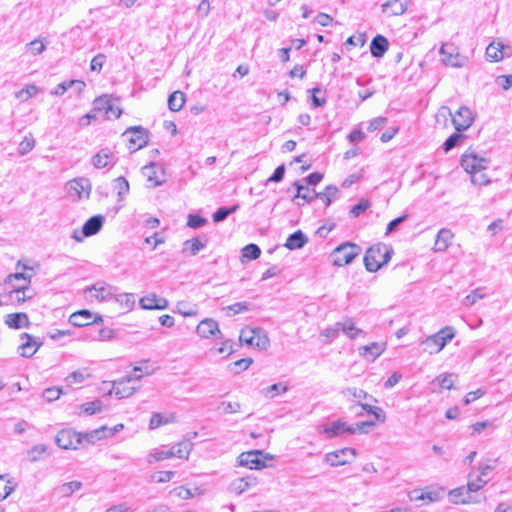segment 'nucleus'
Here are the masks:
<instances>
[{
    "label": "nucleus",
    "instance_id": "obj_1",
    "mask_svg": "<svg viewBox=\"0 0 512 512\" xmlns=\"http://www.w3.org/2000/svg\"><path fill=\"white\" fill-rule=\"evenodd\" d=\"M488 163L486 158L480 157L474 152H465L461 158V166L470 174L472 183L479 186L490 183V179L485 173Z\"/></svg>",
    "mask_w": 512,
    "mask_h": 512
},
{
    "label": "nucleus",
    "instance_id": "obj_2",
    "mask_svg": "<svg viewBox=\"0 0 512 512\" xmlns=\"http://www.w3.org/2000/svg\"><path fill=\"white\" fill-rule=\"evenodd\" d=\"M392 250L385 244L372 245L365 253L364 265L367 271L376 272L391 258Z\"/></svg>",
    "mask_w": 512,
    "mask_h": 512
},
{
    "label": "nucleus",
    "instance_id": "obj_3",
    "mask_svg": "<svg viewBox=\"0 0 512 512\" xmlns=\"http://www.w3.org/2000/svg\"><path fill=\"white\" fill-rule=\"evenodd\" d=\"M454 337L455 329L452 326H445L434 335L427 336L425 339H423L421 341V345L424 346V350L429 354H437Z\"/></svg>",
    "mask_w": 512,
    "mask_h": 512
},
{
    "label": "nucleus",
    "instance_id": "obj_4",
    "mask_svg": "<svg viewBox=\"0 0 512 512\" xmlns=\"http://www.w3.org/2000/svg\"><path fill=\"white\" fill-rule=\"evenodd\" d=\"M361 252L360 246L352 242H345L336 247L333 252V264L335 266H344L353 261Z\"/></svg>",
    "mask_w": 512,
    "mask_h": 512
},
{
    "label": "nucleus",
    "instance_id": "obj_5",
    "mask_svg": "<svg viewBox=\"0 0 512 512\" xmlns=\"http://www.w3.org/2000/svg\"><path fill=\"white\" fill-rule=\"evenodd\" d=\"M441 62L446 66L461 68L466 65L468 58L461 55L459 48L453 43H444L440 48Z\"/></svg>",
    "mask_w": 512,
    "mask_h": 512
},
{
    "label": "nucleus",
    "instance_id": "obj_6",
    "mask_svg": "<svg viewBox=\"0 0 512 512\" xmlns=\"http://www.w3.org/2000/svg\"><path fill=\"white\" fill-rule=\"evenodd\" d=\"M83 442L82 434L71 428L61 429L55 437V443L64 450H76Z\"/></svg>",
    "mask_w": 512,
    "mask_h": 512
},
{
    "label": "nucleus",
    "instance_id": "obj_7",
    "mask_svg": "<svg viewBox=\"0 0 512 512\" xmlns=\"http://www.w3.org/2000/svg\"><path fill=\"white\" fill-rule=\"evenodd\" d=\"M129 142V149L136 151L148 143V131L140 126H132L126 129L122 135Z\"/></svg>",
    "mask_w": 512,
    "mask_h": 512
},
{
    "label": "nucleus",
    "instance_id": "obj_8",
    "mask_svg": "<svg viewBox=\"0 0 512 512\" xmlns=\"http://www.w3.org/2000/svg\"><path fill=\"white\" fill-rule=\"evenodd\" d=\"M240 339L251 346L258 347L259 349H267L270 343L269 338L260 328L242 330Z\"/></svg>",
    "mask_w": 512,
    "mask_h": 512
},
{
    "label": "nucleus",
    "instance_id": "obj_9",
    "mask_svg": "<svg viewBox=\"0 0 512 512\" xmlns=\"http://www.w3.org/2000/svg\"><path fill=\"white\" fill-rule=\"evenodd\" d=\"M141 375H127L120 380L114 381L112 391L118 398H126L131 396L135 391L136 387L130 386L132 381L139 380Z\"/></svg>",
    "mask_w": 512,
    "mask_h": 512
},
{
    "label": "nucleus",
    "instance_id": "obj_10",
    "mask_svg": "<svg viewBox=\"0 0 512 512\" xmlns=\"http://www.w3.org/2000/svg\"><path fill=\"white\" fill-rule=\"evenodd\" d=\"M473 120L472 111L466 106L460 107L452 115V123L458 132L467 130L472 125Z\"/></svg>",
    "mask_w": 512,
    "mask_h": 512
},
{
    "label": "nucleus",
    "instance_id": "obj_11",
    "mask_svg": "<svg viewBox=\"0 0 512 512\" xmlns=\"http://www.w3.org/2000/svg\"><path fill=\"white\" fill-rule=\"evenodd\" d=\"M67 189L71 196H76L78 199L82 197L89 198L91 185L88 179L77 178L67 183Z\"/></svg>",
    "mask_w": 512,
    "mask_h": 512
},
{
    "label": "nucleus",
    "instance_id": "obj_12",
    "mask_svg": "<svg viewBox=\"0 0 512 512\" xmlns=\"http://www.w3.org/2000/svg\"><path fill=\"white\" fill-rule=\"evenodd\" d=\"M262 451L253 450L243 452L238 456L239 466L248 467L250 469H261L265 467V463L260 459Z\"/></svg>",
    "mask_w": 512,
    "mask_h": 512
},
{
    "label": "nucleus",
    "instance_id": "obj_13",
    "mask_svg": "<svg viewBox=\"0 0 512 512\" xmlns=\"http://www.w3.org/2000/svg\"><path fill=\"white\" fill-rule=\"evenodd\" d=\"M324 433L328 438L340 436L344 433L355 434L356 429L343 420L333 421L324 426Z\"/></svg>",
    "mask_w": 512,
    "mask_h": 512
},
{
    "label": "nucleus",
    "instance_id": "obj_14",
    "mask_svg": "<svg viewBox=\"0 0 512 512\" xmlns=\"http://www.w3.org/2000/svg\"><path fill=\"white\" fill-rule=\"evenodd\" d=\"M293 186L296 188V194L292 198V201L296 205L302 206L305 203H310L316 199V191L314 189H309L307 186L300 184L298 181L294 182Z\"/></svg>",
    "mask_w": 512,
    "mask_h": 512
},
{
    "label": "nucleus",
    "instance_id": "obj_15",
    "mask_svg": "<svg viewBox=\"0 0 512 512\" xmlns=\"http://www.w3.org/2000/svg\"><path fill=\"white\" fill-rule=\"evenodd\" d=\"M139 305L142 309L146 310H164L168 308L169 302L167 299L159 297L155 293H150L140 298Z\"/></svg>",
    "mask_w": 512,
    "mask_h": 512
},
{
    "label": "nucleus",
    "instance_id": "obj_16",
    "mask_svg": "<svg viewBox=\"0 0 512 512\" xmlns=\"http://www.w3.org/2000/svg\"><path fill=\"white\" fill-rule=\"evenodd\" d=\"M21 340L23 342L19 346L18 350L20 355L23 357L33 356L42 344L38 339L28 333L21 334Z\"/></svg>",
    "mask_w": 512,
    "mask_h": 512
},
{
    "label": "nucleus",
    "instance_id": "obj_17",
    "mask_svg": "<svg viewBox=\"0 0 512 512\" xmlns=\"http://www.w3.org/2000/svg\"><path fill=\"white\" fill-rule=\"evenodd\" d=\"M386 350L385 342H372L359 348V354L370 362H374Z\"/></svg>",
    "mask_w": 512,
    "mask_h": 512
},
{
    "label": "nucleus",
    "instance_id": "obj_18",
    "mask_svg": "<svg viewBox=\"0 0 512 512\" xmlns=\"http://www.w3.org/2000/svg\"><path fill=\"white\" fill-rule=\"evenodd\" d=\"M350 455L352 458L355 457L356 451L353 448H343L340 450H336L334 452H330L326 454L325 460L326 462L333 466H342L348 463L347 459H344V456Z\"/></svg>",
    "mask_w": 512,
    "mask_h": 512
},
{
    "label": "nucleus",
    "instance_id": "obj_19",
    "mask_svg": "<svg viewBox=\"0 0 512 512\" xmlns=\"http://www.w3.org/2000/svg\"><path fill=\"white\" fill-rule=\"evenodd\" d=\"M98 320L102 321V318L100 316L94 317L89 310H79L69 317V322L77 327L88 326Z\"/></svg>",
    "mask_w": 512,
    "mask_h": 512
},
{
    "label": "nucleus",
    "instance_id": "obj_20",
    "mask_svg": "<svg viewBox=\"0 0 512 512\" xmlns=\"http://www.w3.org/2000/svg\"><path fill=\"white\" fill-rule=\"evenodd\" d=\"M410 3L411 0H388L382 4V12L389 16H399L407 11Z\"/></svg>",
    "mask_w": 512,
    "mask_h": 512
},
{
    "label": "nucleus",
    "instance_id": "obj_21",
    "mask_svg": "<svg viewBox=\"0 0 512 512\" xmlns=\"http://www.w3.org/2000/svg\"><path fill=\"white\" fill-rule=\"evenodd\" d=\"M115 162V155L108 148L101 149L91 159V163L96 169H102L108 167L109 165L113 166Z\"/></svg>",
    "mask_w": 512,
    "mask_h": 512
},
{
    "label": "nucleus",
    "instance_id": "obj_22",
    "mask_svg": "<svg viewBox=\"0 0 512 512\" xmlns=\"http://www.w3.org/2000/svg\"><path fill=\"white\" fill-rule=\"evenodd\" d=\"M196 332L202 338H209L211 336L216 335L221 336V331L219 330L218 323L211 318H206L202 320L198 324Z\"/></svg>",
    "mask_w": 512,
    "mask_h": 512
},
{
    "label": "nucleus",
    "instance_id": "obj_23",
    "mask_svg": "<svg viewBox=\"0 0 512 512\" xmlns=\"http://www.w3.org/2000/svg\"><path fill=\"white\" fill-rule=\"evenodd\" d=\"M162 177H159L157 172V165L155 163H150L149 165H146L143 167V174L147 178L148 186L151 188H155L157 186L162 185L165 182L164 179V170L162 168H159Z\"/></svg>",
    "mask_w": 512,
    "mask_h": 512
},
{
    "label": "nucleus",
    "instance_id": "obj_24",
    "mask_svg": "<svg viewBox=\"0 0 512 512\" xmlns=\"http://www.w3.org/2000/svg\"><path fill=\"white\" fill-rule=\"evenodd\" d=\"M104 220L102 215H95L89 218L82 227V235L90 237L97 234L101 230Z\"/></svg>",
    "mask_w": 512,
    "mask_h": 512
},
{
    "label": "nucleus",
    "instance_id": "obj_25",
    "mask_svg": "<svg viewBox=\"0 0 512 512\" xmlns=\"http://www.w3.org/2000/svg\"><path fill=\"white\" fill-rule=\"evenodd\" d=\"M5 324L9 328L20 329L23 327H28L30 324L29 318L26 313H11L6 315Z\"/></svg>",
    "mask_w": 512,
    "mask_h": 512
},
{
    "label": "nucleus",
    "instance_id": "obj_26",
    "mask_svg": "<svg viewBox=\"0 0 512 512\" xmlns=\"http://www.w3.org/2000/svg\"><path fill=\"white\" fill-rule=\"evenodd\" d=\"M388 46V40L384 36H375L370 43V51L372 56L375 58L383 57L388 50Z\"/></svg>",
    "mask_w": 512,
    "mask_h": 512
},
{
    "label": "nucleus",
    "instance_id": "obj_27",
    "mask_svg": "<svg viewBox=\"0 0 512 512\" xmlns=\"http://www.w3.org/2000/svg\"><path fill=\"white\" fill-rule=\"evenodd\" d=\"M257 484V479L253 476H246L242 478H238L231 483V489L236 494L240 495L254 487Z\"/></svg>",
    "mask_w": 512,
    "mask_h": 512
},
{
    "label": "nucleus",
    "instance_id": "obj_28",
    "mask_svg": "<svg viewBox=\"0 0 512 512\" xmlns=\"http://www.w3.org/2000/svg\"><path fill=\"white\" fill-rule=\"evenodd\" d=\"M340 326L341 332H343V334H345L351 340H354L358 336L365 334L362 329L355 326L354 320L349 317L345 318L343 321H340Z\"/></svg>",
    "mask_w": 512,
    "mask_h": 512
},
{
    "label": "nucleus",
    "instance_id": "obj_29",
    "mask_svg": "<svg viewBox=\"0 0 512 512\" xmlns=\"http://www.w3.org/2000/svg\"><path fill=\"white\" fill-rule=\"evenodd\" d=\"M467 489L465 487H459L456 488L449 493L450 501L455 504H470V503H477L478 501L475 500L469 493L466 494Z\"/></svg>",
    "mask_w": 512,
    "mask_h": 512
},
{
    "label": "nucleus",
    "instance_id": "obj_30",
    "mask_svg": "<svg viewBox=\"0 0 512 512\" xmlns=\"http://www.w3.org/2000/svg\"><path fill=\"white\" fill-rule=\"evenodd\" d=\"M307 242L308 238L306 235L301 230H298L287 238L284 246L289 250H296L302 248Z\"/></svg>",
    "mask_w": 512,
    "mask_h": 512
},
{
    "label": "nucleus",
    "instance_id": "obj_31",
    "mask_svg": "<svg viewBox=\"0 0 512 512\" xmlns=\"http://www.w3.org/2000/svg\"><path fill=\"white\" fill-rule=\"evenodd\" d=\"M31 274L23 273V272H17L9 274L6 278L4 283L6 285H16V286H25L29 287L31 282Z\"/></svg>",
    "mask_w": 512,
    "mask_h": 512
},
{
    "label": "nucleus",
    "instance_id": "obj_32",
    "mask_svg": "<svg viewBox=\"0 0 512 512\" xmlns=\"http://www.w3.org/2000/svg\"><path fill=\"white\" fill-rule=\"evenodd\" d=\"M110 287L104 284H95L91 288H88L86 292H88L91 298H95L98 301H105L108 300L111 291Z\"/></svg>",
    "mask_w": 512,
    "mask_h": 512
},
{
    "label": "nucleus",
    "instance_id": "obj_33",
    "mask_svg": "<svg viewBox=\"0 0 512 512\" xmlns=\"http://www.w3.org/2000/svg\"><path fill=\"white\" fill-rule=\"evenodd\" d=\"M193 448V444L189 441H181L170 448L173 457L180 459H188L189 454Z\"/></svg>",
    "mask_w": 512,
    "mask_h": 512
},
{
    "label": "nucleus",
    "instance_id": "obj_34",
    "mask_svg": "<svg viewBox=\"0 0 512 512\" xmlns=\"http://www.w3.org/2000/svg\"><path fill=\"white\" fill-rule=\"evenodd\" d=\"M504 45L501 42H492L486 48V56L494 62L501 61L504 56Z\"/></svg>",
    "mask_w": 512,
    "mask_h": 512
},
{
    "label": "nucleus",
    "instance_id": "obj_35",
    "mask_svg": "<svg viewBox=\"0 0 512 512\" xmlns=\"http://www.w3.org/2000/svg\"><path fill=\"white\" fill-rule=\"evenodd\" d=\"M453 234L448 229H441L436 237L435 249L437 251H445L450 244Z\"/></svg>",
    "mask_w": 512,
    "mask_h": 512
},
{
    "label": "nucleus",
    "instance_id": "obj_36",
    "mask_svg": "<svg viewBox=\"0 0 512 512\" xmlns=\"http://www.w3.org/2000/svg\"><path fill=\"white\" fill-rule=\"evenodd\" d=\"M72 86H76L77 90L79 92H81L85 87V83L83 81H79V80H71L69 82H62V83L58 84L51 91V94L55 95V96H61Z\"/></svg>",
    "mask_w": 512,
    "mask_h": 512
},
{
    "label": "nucleus",
    "instance_id": "obj_37",
    "mask_svg": "<svg viewBox=\"0 0 512 512\" xmlns=\"http://www.w3.org/2000/svg\"><path fill=\"white\" fill-rule=\"evenodd\" d=\"M81 487L82 483L75 480L61 484L55 489V492L61 497H69Z\"/></svg>",
    "mask_w": 512,
    "mask_h": 512
},
{
    "label": "nucleus",
    "instance_id": "obj_38",
    "mask_svg": "<svg viewBox=\"0 0 512 512\" xmlns=\"http://www.w3.org/2000/svg\"><path fill=\"white\" fill-rule=\"evenodd\" d=\"M113 189L117 193L118 201H123L129 193L130 186L127 179L120 176L114 180Z\"/></svg>",
    "mask_w": 512,
    "mask_h": 512
},
{
    "label": "nucleus",
    "instance_id": "obj_39",
    "mask_svg": "<svg viewBox=\"0 0 512 512\" xmlns=\"http://www.w3.org/2000/svg\"><path fill=\"white\" fill-rule=\"evenodd\" d=\"M12 289L9 291V297L12 301H15L17 303H22L26 301L27 299H31L32 295H27L26 291L29 290V287L25 286H16L12 285Z\"/></svg>",
    "mask_w": 512,
    "mask_h": 512
},
{
    "label": "nucleus",
    "instance_id": "obj_40",
    "mask_svg": "<svg viewBox=\"0 0 512 512\" xmlns=\"http://www.w3.org/2000/svg\"><path fill=\"white\" fill-rule=\"evenodd\" d=\"M185 103V94L181 91H174L168 98V107L171 111H180Z\"/></svg>",
    "mask_w": 512,
    "mask_h": 512
},
{
    "label": "nucleus",
    "instance_id": "obj_41",
    "mask_svg": "<svg viewBox=\"0 0 512 512\" xmlns=\"http://www.w3.org/2000/svg\"><path fill=\"white\" fill-rule=\"evenodd\" d=\"M206 246L199 238H192L184 242L183 252L189 251L192 256L197 255Z\"/></svg>",
    "mask_w": 512,
    "mask_h": 512
},
{
    "label": "nucleus",
    "instance_id": "obj_42",
    "mask_svg": "<svg viewBox=\"0 0 512 512\" xmlns=\"http://www.w3.org/2000/svg\"><path fill=\"white\" fill-rule=\"evenodd\" d=\"M457 376L452 373H444L435 378L433 383H438L439 387L441 389H447L450 390L453 388L454 385V379H456Z\"/></svg>",
    "mask_w": 512,
    "mask_h": 512
},
{
    "label": "nucleus",
    "instance_id": "obj_43",
    "mask_svg": "<svg viewBox=\"0 0 512 512\" xmlns=\"http://www.w3.org/2000/svg\"><path fill=\"white\" fill-rule=\"evenodd\" d=\"M48 453V446L45 444H37L34 445L29 451H28V458L31 462H36L40 460L43 455Z\"/></svg>",
    "mask_w": 512,
    "mask_h": 512
},
{
    "label": "nucleus",
    "instance_id": "obj_44",
    "mask_svg": "<svg viewBox=\"0 0 512 512\" xmlns=\"http://www.w3.org/2000/svg\"><path fill=\"white\" fill-rule=\"evenodd\" d=\"M487 482L488 481L481 476H477L475 479H472V474H469V480L467 482L466 487V494H468L469 492V494L471 495L472 492L479 491L482 487H484L487 484Z\"/></svg>",
    "mask_w": 512,
    "mask_h": 512
},
{
    "label": "nucleus",
    "instance_id": "obj_45",
    "mask_svg": "<svg viewBox=\"0 0 512 512\" xmlns=\"http://www.w3.org/2000/svg\"><path fill=\"white\" fill-rule=\"evenodd\" d=\"M177 312L184 317L195 316L198 313L196 305L186 301H179L176 305Z\"/></svg>",
    "mask_w": 512,
    "mask_h": 512
},
{
    "label": "nucleus",
    "instance_id": "obj_46",
    "mask_svg": "<svg viewBox=\"0 0 512 512\" xmlns=\"http://www.w3.org/2000/svg\"><path fill=\"white\" fill-rule=\"evenodd\" d=\"M170 458H172L170 449H167V450L154 449L148 454L147 461H148V463L151 464L153 462H158V461H162V460L170 459Z\"/></svg>",
    "mask_w": 512,
    "mask_h": 512
},
{
    "label": "nucleus",
    "instance_id": "obj_47",
    "mask_svg": "<svg viewBox=\"0 0 512 512\" xmlns=\"http://www.w3.org/2000/svg\"><path fill=\"white\" fill-rule=\"evenodd\" d=\"M105 431H106V427L102 426L98 429H95V430L85 433L84 435H82V437H83V440L85 439V441L87 443L93 444L97 440H100L103 437H105V435H104Z\"/></svg>",
    "mask_w": 512,
    "mask_h": 512
},
{
    "label": "nucleus",
    "instance_id": "obj_48",
    "mask_svg": "<svg viewBox=\"0 0 512 512\" xmlns=\"http://www.w3.org/2000/svg\"><path fill=\"white\" fill-rule=\"evenodd\" d=\"M363 410H365L368 414H371L375 417L376 420L384 422L385 421V413L382 408L377 406H372L369 404H360Z\"/></svg>",
    "mask_w": 512,
    "mask_h": 512
},
{
    "label": "nucleus",
    "instance_id": "obj_49",
    "mask_svg": "<svg viewBox=\"0 0 512 512\" xmlns=\"http://www.w3.org/2000/svg\"><path fill=\"white\" fill-rule=\"evenodd\" d=\"M116 301L127 310H131L135 304V298L133 294L122 293L116 297Z\"/></svg>",
    "mask_w": 512,
    "mask_h": 512
},
{
    "label": "nucleus",
    "instance_id": "obj_50",
    "mask_svg": "<svg viewBox=\"0 0 512 512\" xmlns=\"http://www.w3.org/2000/svg\"><path fill=\"white\" fill-rule=\"evenodd\" d=\"M465 138V135L460 133H453L450 135L443 144L444 151L448 152L456 147L461 140Z\"/></svg>",
    "mask_w": 512,
    "mask_h": 512
},
{
    "label": "nucleus",
    "instance_id": "obj_51",
    "mask_svg": "<svg viewBox=\"0 0 512 512\" xmlns=\"http://www.w3.org/2000/svg\"><path fill=\"white\" fill-rule=\"evenodd\" d=\"M238 208L237 205L230 208L221 207L212 216L214 222L224 221L231 213L235 212Z\"/></svg>",
    "mask_w": 512,
    "mask_h": 512
},
{
    "label": "nucleus",
    "instance_id": "obj_52",
    "mask_svg": "<svg viewBox=\"0 0 512 512\" xmlns=\"http://www.w3.org/2000/svg\"><path fill=\"white\" fill-rule=\"evenodd\" d=\"M260 254L261 250L256 244H248L242 249V256L250 260L257 259Z\"/></svg>",
    "mask_w": 512,
    "mask_h": 512
},
{
    "label": "nucleus",
    "instance_id": "obj_53",
    "mask_svg": "<svg viewBox=\"0 0 512 512\" xmlns=\"http://www.w3.org/2000/svg\"><path fill=\"white\" fill-rule=\"evenodd\" d=\"M113 100L108 95H102L98 98H96L93 102V109L94 111H104L106 112L107 107L110 105V103Z\"/></svg>",
    "mask_w": 512,
    "mask_h": 512
},
{
    "label": "nucleus",
    "instance_id": "obj_54",
    "mask_svg": "<svg viewBox=\"0 0 512 512\" xmlns=\"http://www.w3.org/2000/svg\"><path fill=\"white\" fill-rule=\"evenodd\" d=\"M81 409L86 414L93 415L102 411V403L100 400L87 402L81 405Z\"/></svg>",
    "mask_w": 512,
    "mask_h": 512
},
{
    "label": "nucleus",
    "instance_id": "obj_55",
    "mask_svg": "<svg viewBox=\"0 0 512 512\" xmlns=\"http://www.w3.org/2000/svg\"><path fill=\"white\" fill-rule=\"evenodd\" d=\"M38 93V87L36 85L30 84L26 85L23 89L17 92L16 97L22 100H28L32 96Z\"/></svg>",
    "mask_w": 512,
    "mask_h": 512
},
{
    "label": "nucleus",
    "instance_id": "obj_56",
    "mask_svg": "<svg viewBox=\"0 0 512 512\" xmlns=\"http://www.w3.org/2000/svg\"><path fill=\"white\" fill-rule=\"evenodd\" d=\"M485 295L481 292V289L477 288L473 290L463 299V304L467 307L474 305L479 299H483Z\"/></svg>",
    "mask_w": 512,
    "mask_h": 512
},
{
    "label": "nucleus",
    "instance_id": "obj_57",
    "mask_svg": "<svg viewBox=\"0 0 512 512\" xmlns=\"http://www.w3.org/2000/svg\"><path fill=\"white\" fill-rule=\"evenodd\" d=\"M341 332V326L340 322H336L333 326H330L326 329H324L321 333L322 336H325L329 342L336 339L339 336V333Z\"/></svg>",
    "mask_w": 512,
    "mask_h": 512
},
{
    "label": "nucleus",
    "instance_id": "obj_58",
    "mask_svg": "<svg viewBox=\"0 0 512 512\" xmlns=\"http://www.w3.org/2000/svg\"><path fill=\"white\" fill-rule=\"evenodd\" d=\"M207 220L198 214H189L187 226L193 229L200 228L206 224Z\"/></svg>",
    "mask_w": 512,
    "mask_h": 512
},
{
    "label": "nucleus",
    "instance_id": "obj_59",
    "mask_svg": "<svg viewBox=\"0 0 512 512\" xmlns=\"http://www.w3.org/2000/svg\"><path fill=\"white\" fill-rule=\"evenodd\" d=\"M35 146V140L31 137H25L18 146V152L21 155L29 153Z\"/></svg>",
    "mask_w": 512,
    "mask_h": 512
},
{
    "label": "nucleus",
    "instance_id": "obj_60",
    "mask_svg": "<svg viewBox=\"0 0 512 512\" xmlns=\"http://www.w3.org/2000/svg\"><path fill=\"white\" fill-rule=\"evenodd\" d=\"M61 393H62V390L60 388L51 387V388L45 389L43 391L42 396L46 401L52 402V401L59 399Z\"/></svg>",
    "mask_w": 512,
    "mask_h": 512
},
{
    "label": "nucleus",
    "instance_id": "obj_61",
    "mask_svg": "<svg viewBox=\"0 0 512 512\" xmlns=\"http://www.w3.org/2000/svg\"><path fill=\"white\" fill-rule=\"evenodd\" d=\"M226 310L231 311L234 315L250 310V304L248 302H237L235 304L226 307Z\"/></svg>",
    "mask_w": 512,
    "mask_h": 512
},
{
    "label": "nucleus",
    "instance_id": "obj_62",
    "mask_svg": "<svg viewBox=\"0 0 512 512\" xmlns=\"http://www.w3.org/2000/svg\"><path fill=\"white\" fill-rule=\"evenodd\" d=\"M27 48L33 55H38L45 50V44L41 40L35 39L27 44Z\"/></svg>",
    "mask_w": 512,
    "mask_h": 512
},
{
    "label": "nucleus",
    "instance_id": "obj_63",
    "mask_svg": "<svg viewBox=\"0 0 512 512\" xmlns=\"http://www.w3.org/2000/svg\"><path fill=\"white\" fill-rule=\"evenodd\" d=\"M106 60V56L102 53L97 54L92 60L90 69L92 71L100 72Z\"/></svg>",
    "mask_w": 512,
    "mask_h": 512
},
{
    "label": "nucleus",
    "instance_id": "obj_64",
    "mask_svg": "<svg viewBox=\"0 0 512 512\" xmlns=\"http://www.w3.org/2000/svg\"><path fill=\"white\" fill-rule=\"evenodd\" d=\"M369 207V202L367 200H360L356 205H354L351 210H350V213L354 216V217H358L359 215H361L363 212H365Z\"/></svg>",
    "mask_w": 512,
    "mask_h": 512
}]
</instances>
